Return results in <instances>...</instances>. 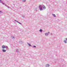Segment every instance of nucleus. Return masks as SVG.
Wrapping results in <instances>:
<instances>
[{
    "mask_svg": "<svg viewBox=\"0 0 67 67\" xmlns=\"http://www.w3.org/2000/svg\"><path fill=\"white\" fill-rule=\"evenodd\" d=\"M43 9H45V7L44 5H43V6H42V5H40L39 6V8L40 11H43Z\"/></svg>",
    "mask_w": 67,
    "mask_h": 67,
    "instance_id": "f257e3e1",
    "label": "nucleus"
},
{
    "mask_svg": "<svg viewBox=\"0 0 67 67\" xmlns=\"http://www.w3.org/2000/svg\"><path fill=\"white\" fill-rule=\"evenodd\" d=\"M0 3H2L3 5H4L5 4L4 2H3L1 0H0Z\"/></svg>",
    "mask_w": 67,
    "mask_h": 67,
    "instance_id": "f03ea898",
    "label": "nucleus"
},
{
    "mask_svg": "<svg viewBox=\"0 0 67 67\" xmlns=\"http://www.w3.org/2000/svg\"><path fill=\"white\" fill-rule=\"evenodd\" d=\"M48 34H49V32H48V33H45V36H48Z\"/></svg>",
    "mask_w": 67,
    "mask_h": 67,
    "instance_id": "7ed1b4c3",
    "label": "nucleus"
},
{
    "mask_svg": "<svg viewBox=\"0 0 67 67\" xmlns=\"http://www.w3.org/2000/svg\"><path fill=\"white\" fill-rule=\"evenodd\" d=\"M2 48H3V49H4V48H6V47H5V46L4 45L2 46Z\"/></svg>",
    "mask_w": 67,
    "mask_h": 67,
    "instance_id": "20e7f679",
    "label": "nucleus"
},
{
    "mask_svg": "<svg viewBox=\"0 0 67 67\" xmlns=\"http://www.w3.org/2000/svg\"><path fill=\"white\" fill-rule=\"evenodd\" d=\"M14 21H16V22H17V23H19L20 24H21V25H22V24L21 23H20L19 22L16 20H15Z\"/></svg>",
    "mask_w": 67,
    "mask_h": 67,
    "instance_id": "39448f33",
    "label": "nucleus"
},
{
    "mask_svg": "<svg viewBox=\"0 0 67 67\" xmlns=\"http://www.w3.org/2000/svg\"><path fill=\"white\" fill-rule=\"evenodd\" d=\"M2 51L3 52H5L7 50H5L4 49H3Z\"/></svg>",
    "mask_w": 67,
    "mask_h": 67,
    "instance_id": "423d86ee",
    "label": "nucleus"
},
{
    "mask_svg": "<svg viewBox=\"0 0 67 67\" xmlns=\"http://www.w3.org/2000/svg\"><path fill=\"white\" fill-rule=\"evenodd\" d=\"M19 43L20 44H23V42L22 41H20L19 42Z\"/></svg>",
    "mask_w": 67,
    "mask_h": 67,
    "instance_id": "0eeeda50",
    "label": "nucleus"
},
{
    "mask_svg": "<svg viewBox=\"0 0 67 67\" xmlns=\"http://www.w3.org/2000/svg\"><path fill=\"white\" fill-rule=\"evenodd\" d=\"M49 66H50L48 64H47L46 65V67H49Z\"/></svg>",
    "mask_w": 67,
    "mask_h": 67,
    "instance_id": "6e6552de",
    "label": "nucleus"
},
{
    "mask_svg": "<svg viewBox=\"0 0 67 67\" xmlns=\"http://www.w3.org/2000/svg\"><path fill=\"white\" fill-rule=\"evenodd\" d=\"M16 52L17 53H18L19 52V49H17L16 50Z\"/></svg>",
    "mask_w": 67,
    "mask_h": 67,
    "instance_id": "1a4fd4ad",
    "label": "nucleus"
},
{
    "mask_svg": "<svg viewBox=\"0 0 67 67\" xmlns=\"http://www.w3.org/2000/svg\"><path fill=\"white\" fill-rule=\"evenodd\" d=\"M63 42L65 43H67V42L66 40H64Z\"/></svg>",
    "mask_w": 67,
    "mask_h": 67,
    "instance_id": "9d476101",
    "label": "nucleus"
},
{
    "mask_svg": "<svg viewBox=\"0 0 67 67\" xmlns=\"http://www.w3.org/2000/svg\"><path fill=\"white\" fill-rule=\"evenodd\" d=\"M52 15L54 16V17H56V15H55V14H52Z\"/></svg>",
    "mask_w": 67,
    "mask_h": 67,
    "instance_id": "9b49d317",
    "label": "nucleus"
},
{
    "mask_svg": "<svg viewBox=\"0 0 67 67\" xmlns=\"http://www.w3.org/2000/svg\"><path fill=\"white\" fill-rule=\"evenodd\" d=\"M11 37L12 38V39H15V38L14 37H13L12 36H11Z\"/></svg>",
    "mask_w": 67,
    "mask_h": 67,
    "instance_id": "f8f14e48",
    "label": "nucleus"
},
{
    "mask_svg": "<svg viewBox=\"0 0 67 67\" xmlns=\"http://www.w3.org/2000/svg\"><path fill=\"white\" fill-rule=\"evenodd\" d=\"M39 31H40V32H42V29H40V30H39Z\"/></svg>",
    "mask_w": 67,
    "mask_h": 67,
    "instance_id": "ddd939ff",
    "label": "nucleus"
},
{
    "mask_svg": "<svg viewBox=\"0 0 67 67\" xmlns=\"http://www.w3.org/2000/svg\"><path fill=\"white\" fill-rule=\"evenodd\" d=\"M27 44L29 45V46H31V45L28 42H27Z\"/></svg>",
    "mask_w": 67,
    "mask_h": 67,
    "instance_id": "4468645a",
    "label": "nucleus"
},
{
    "mask_svg": "<svg viewBox=\"0 0 67 67\" xmlns=\"http://www.w3.org/2000/svg\"><path fill=\"white\" fill-rule=\"evenodd\" d=\"M23 1L24 2H25L26 1V0H23Z\"/></svg>",
    "mask_w": 67,
    "mask_h": 67,
    "instance_id": "2eb2a0df",
    "label": "nucleus"
},
{
    "mask_svg": "<svg viewBox=\"0 0 67 67\" xmlns=\"http://www.w3.org/2000/svg\"><path fill=\"white\" fill-rule=\"evenodd\" d=\"M5 47L6 48V50H7V49H8V46H6Z\"/></svg>",
    "mask_w": 67,
    "mask_h": 67,
    "instance_id": "dca6fc26",
    "label": "nucleus"
},
{
    "mask_svg": "<svg viewBox=\"0 0 67 67\" xmlns=\"http://www.w3.org/2000/svg\"><path fill=\"white\" fill-rule=\"evenodd\" d=\"M3 13V12H2V11H0V13Z\"/></svg>",
    "mask_w": 67,
    "mask_h": 67,
    "instance_id": "f3484780",
    "label": "nucleus"
},
{
    "mask_svg": "<svg viewBox=\"0 0 67 67\" xmlns=\"http://www.w3.org/2000/svg\"><path fill=\"white\" fill-rule=\"evenodd\" d=\"M33 47L36 48V46H33Z\"/></svg>",
    "mask_w": 67,
    "mask_h": 67,
    "instance_id": "a211bd4d",
    "label": "nucleus"
},
{
    "mask_svg": "<svg viewBox=\"0 0 67 67\" xmlns=\"http://www.w3.org/2000/svg\"><path fill=\"white\" fill-rule=\"evenodd\" d=\"M22 17H23V18H24V17H25V16L24 15H22Z\"/></svg>",
    "mask_w": 67,
    "mask_h": 67,
    "instance_id": "6ab92c4d",
    "label": "nucleus"
},
{
    "mask_svg": "<svg viewBox=\"0 0 67 67\" xmlns=\"http://www.w3.org/2000/svg\"><path fill=\"white\" fill-rule=\"evenodd\" d=\"M7 8H9V7H8V6H7Z\"/></svg>",
    "mask_w": 67,
    "mask_h": 67,
    "instance_id": "aec40b11",
    "label": "nucleus"
},
{
    "mask_svg": "<svg viewBox=\"0 0 67 67\" xmlns=\"http://www.w3.org/2000/svg\"><path fill=\"white\" fill-rule=\"evenodd\" d=\"M66 41H67V38H66Z\"/></svg>",
    "mask_w": 67,
    "mask_h": 67,
    "instance_id": "412c9836",
    "label": "nucleus"
},
{
    "mask_svg": "<svg viewBox=\"0 0 67 67\" xmlns=\"http://www.w3.org/2000/svg\"><path fill=\"white\" fill-rule=\"evenodd\" d=\"M51 35H52V33H51Z\"/></svg>",
    "mask_w": 67,
    "mask_h": 67,
    "instance_id": "4be33fe9",
    "label": "nucleus"
},
{
    "mask_svg": "<svg viewBox=\"0 0 67 67\" xmlns=\"http://www.w3.org/2000/svg\"><path fill=\"white\" fill-rule=\"evenodd\" d=\"M35 11H37V10H35Z\"/></svg>",
    "mask_w": 67,
    "mask_h": 67,
    "instance_id": "5701e85b",
    "label": "nucleus"
},
{
    "mask_svg": "<svg viewBox=\"0 0 67 67\" xmlns=\"http://www.w3.org/2000/svg\"><path fill=\"white\" fill-rule=\"evenodd\" d=\"M5 6H7V5H5Z\"/></svg>",
    "mask_w": 67,
    "mask_h": 67,
    "instance_id": "b1692460",
    "label": "nucleus"
},
{
    "mask_svg": "<svg viewBox=\"0 0 67 67\" xmlns=\"http://www.w3.org/2000/svg\"><path fill=\"white\" fill-rule=\"evenodd\" d=\"M36 9H37V8H36Z\"/></svg>",
    "mask_w": 67,
    "mask_h": 67,
    "instance_id": "393cba45",
    "label": "nucleus"
}]
</instances>
